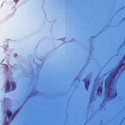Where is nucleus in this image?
<instances>
[{
    "label": "nucleus",
    "instance_id": "obj_1",
    "mask_svg": "<svg viewBox=\"0 0 125 125\" xmlns=\"http://www.w3.org/2000/svg\"><path fill=\"white\" fill-rule=\"evenodd\" d=\"M113 80H114V75L111 76L108 84H107V82L105 83V87L107 88V89H110L111 86H112V84L113 83Z\"/></svg>",
    "mask_w": 125,
    "mask_h": 125
},
{
    "label": "nucleus",
    "instance_id": "obj_2",
    "mask_svg": "<svg viewBox=\"0 0 125 125\" xmlns=\"http://www.w3.org/2000/svg\"><path fill=\"white\" fill-rule=\"evenodd\" d=\"M10 91V82L9 81L7 80L6 81V88L5 90V92L7 93V92H9Z\"/></svg>",
    "mask_w": 125,
    "mask_h": 125
},
{
    "label": "nucleus",
    "instance_id": "obj_3",
    "mask_svg": "<svg viewBox=\"0 0 125 125\" xmlns=\"http://www.w3.org/2000/svg\"><path fill=\"white\" fill-rule=\"evenodd\" d=\"M102 91H103L102 87H99L97 90V93L98 95H101V93H102Z\"/></svg>",
    "mask_w": 125,
    "mask_h": 125
},
{
    "label": "nucleus",
    "instance_id": "obj_4",
    "mask_svg": "<svg viewBox=\"0 0 125 125\" xmlns=\"http://www.w3.org/2000/svg\"><path fill=\"white\" fill-rule=\"evenodd\" d=\"M11 85H12V90H15V89L16 88V84L15 83V82H12Z\"/></svg>",
    "mask_w": 125,
    "mask_h": 125
},
{
    "label": "nucleus",
    "instance_id": "obj_5",
    "mask_svg": "<svg viewBox=\"0 0 125 125\" xmlns=\"http://www.w3.org/2000/svg\"><path fill=\"white\" fill-rule=\"evenodd\" d=\"M88 86H89V81H87L85 83V87L86 89V90L88 91Z\"/></svg>",
    "mask_w": 125,
    "mask_h": 125
},
{
    "label": "nucleus",
    "instance_id": "obj_6",
    "mask_svg": "<svg viewBox=\"0 0 125 125\" xmlns=\"http://www.w3.org/2000/svg\"><path fill=\"white\" fill-rule=\"evenodd\" d=\"M7 116L9 119H10L12 117V113L11 111H8L7 112Z\"/></svg>",
    "mask_w": 125,
    "mask_h": 125
},
{
    "label": "nucleus",
    "instance_id": "obj_7",
    "mask_svg": "<svg viewBox=\"0 0 125 125\" xmlns=\"http://www.w3.org/2000/svg\"><path fill=\"white\" fill-rule=\"evenodd\" d=\"M117 95H118V93H117V92H116L114 94V95H113L110 97V99H113V98H115V97H116V96Z\"/></svg>",
    "mask_w": 125,
    "mask_h": 125
},
{
    "label": "nucleus",
    "instance_id": "obj_8",
    "mask_svg": "<svg viewBox=\"0 0 125 125\" xmlns=\"http://www.w3.org/2000/svg\"><path fill=\"white\" fill-rule=\"evenodd\" d=\"M87 78H86L85 79H83V82H84V83H85V82H86V80H87Z\"/></svg>",
    "mask_w": 125,
    "mask_h": 125
},
{
    "label": "nucleus",
    "instance_id": "obj_9",
    "mask_svg": "<svg viewBox=\"0 0 125 125\" xmlns=\"http://www.w3.org/2000/svg\"><path fill=\"white\" fill-rule=\"evenodd\" d=\"M16 115V113H15L14 114V115H13V117H14Z\"/></svg>",
    "mask_w": 125,
    "mask_h": 125
},
{
    "label": "nucleus",
    "instance_id": "obj_10",
    "mask_svg": "<svg viewBox=\"0 0 125 125\" xmlns=\"http://www.w3.org/2000/svg\"><path fill=\"white\" fill-rule=\"evenodd\" d=\"M124 61H125V60H123L122 61L123 62H124Z\"/></svg>",
    "mask_w": 125,
    "mask_h": 125
}]
</instances>
